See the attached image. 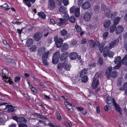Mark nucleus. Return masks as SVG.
Listing matches in <instances>:
<instances>
[{
    "label": "nucleus",
    "instance_id": "nucleus-1",
    "mask_svg": "<svg viewBox=\"0 0 127 127\" xmlns=\"http://www.w3.org/2000/svg\"><path fill=\"white\" fill-rule=\"evenodd\" d=\"M45 48L44 47L39 48L38 50V54L39 56L43 55L42 57V60L43 63L44 65H47L49 64L48 62L47 61L48 56L50 52L49 51L45 52Z\"/></svg>",
    "mask_w": 127,
    "mask_h": 127
},
{
    "label": "nucleus",
    "instance_id": "nucleus-2",
    "mask_svg": "<svg viewBox=\"0 0 127 127\" xmlns=\"http://www.w3.org/2000/svg\"><path fill=\"white\" fill-rule=\"evenodd\" d=\"M93 13L91 12H87L85 13L82 16L83 20L86 22H88L91 20Z\"/></svg>",
    "mask_w": 127,
    "mask_h": 127
},
{
    "label": "nucleus",
    "instance_id": "nucleus-3",
    "mask_svg": "<svg viewBox=\"0 0 127 127\" xmlns=\"http://www.w3.org/2000/svg\"><path fill=\"white\" fill-rule=\"evenodd\" d=\"M60 55V54L59 51H57L55 53L53 56L52 60V62L53 64H57L58 62Z\"/></svg>",
    "mask_w": 127,
    "mask_h": 127
},
{
    "label": "nucleus",
    "instance_id": "nucleus-4",
    "mask_svg": "<svg viewBox=\"0 0 127 127\" xmlns=\"http://www.w3.org/2000/svg\"><path fill=\"white\" fill-rule=\"evenodd\" d=\"M12 119L15 120L18 123H25L27 122L26 119L23 117H18L16 116L12 117Z\"/></svg>",
    "mask_w": 127,
    "mask_h": 127
},
{
    "label": "nucleus",
    "instance_id": "nucleus-5",
    "mask_svg": "<svg viewBox=\"0 0 127 127\" xmlns=\"http://www.w3.org/2000/svg\"><path fill=\"white\" fill-rule=\"evenodd\" d=\"M55 6L54 0H49L48 8L50 10L53 9Z\"/></svg>",
    "mask_w": 127,
    "mask_h": 127
},
{
    "label": "nucleus",
    "instance_id": "nucleus-6",
    "mask_svg": "<svg viewBox=\"0 0 127 127\" xmlns=\"http://www.w3.org/2000/svg\"><path fill=\"white\" fill-rule=\"evenodd\" d=\"M99 84L98 80L96 77H95L94 79L92 85V87L94 89L97 88V86Z\"/></svg>",
    "mask_w": 127,
    "mask_h": 127
},
{
    "label": "nucleus",
    "instance_id": "nucleus-7",
    "mask_svg": "<svg viewBox=\"0 0 127 127\" xmlns=\"http://www.w3.org/2000/svg\"><path fill=\"white\" fill-rule=\"evenodd\" d=\"M54 40L55 41L57 47L58 48L60 47L62 43L63 39L61 38L59 39L55 38Z\"/></svg>",
    "mask_w": 127,
    "mask_h": 127
},
{
    "label": "nucleus",
    "instance_id": "nucleus-8",
    "mask_svg": "<svg viewBox=\"0 0 127 127\" xmlns=\"http://www.w3.org/2000/svg\"><path fill=\"white\" fill-rule=\"evenodd\" d=\"M78 55L77 53L75 52H72L70 54L69 56V58L71 59L74 60L78 58L79 60L81 59V57L79 56L78 57Z\"/></svg>",
    "mask_w": 127,
    "mask_h": 127
},
{
    "label": "nucleus",
    "instance_id": "nucleus-9",
    "mask_svg": "<svg viewBox=\"0 0 127 127\" xmlns=\"http://www.w3.org/2000/svg\"><path fill=\"white\" fill-rule=\"evenodd\" d=\"M91 6L90 2L86 1L83 3L82 5V8L84 9H87L89 8Z\"/></svg>",
    "mask_w": 127,
    "mask_h": 127
},
{
    "label": "nucleus",
    "instance_id": "nucleus-10",
    "mask_svg": "<svg viewBox=\"0 0 127 127\" xmlns=\"http://www.w3.org/2000/svg\"><path fill=\"white\" fill-rule=\"evenodd\" d=\"M124 30V28L121 26H119L116 28V33L117 34H119L121 33Z\"/></svg>",
    "mask_w": 127,
    "mask_h": 127
},
{
    "label": "nucleus",
    "instance_id": "nucleus-11",
    "mask_svg": "<svg viewBox=\"0 0 127 127\" xmlns=\"http://www.w3.org/2000/svg\"><path fill=\"white\" fill-rule=\"evenodd\" d=\"M112 99L114 105L116 109L118 112H119L120 114L121 115H122L121 112V109L120 106L119 105L116 104L114 98H113Z\"/></svg>",
    "mask_w": 127,
    "mask_h": 127
},
{
    "label": "nucleus",
    "instance_id": "nucleus-12",
    "mask_svg": "<svg viewBox=\"0 0 127 127\" xmlns=\"http://www.w3.org/2000/svg\"><path fill=\"white\" fill-rule=\"evenodd\" d=\"M68 53L67 52H64L61 55L60 58V60L63 61L65 60L68 56Z\"/></svg>",
    "mask_w": 127,
    "mask_h": 127
},
{
    "label": "nucleus",
    "instance_id": "nucleus-13",
    "mask_svg": "<svg viewBox=\"0 0 127 127\" xmlns=\"http://www.w3.org/2000/svg\"><path fill=\"white\" fill-rule=\"evenodd\" d=\"M6 107L9 108L7 111L8 112H13L14 111V109L12 108H15V107L11 105H6Z\"/></svg>",
    "mask_w": 127,
    "mask_h": 127
},
{
    "label": "nucleus",
    "instance_id": "nucleus-14",
    "mask_svg": "<svg viewBox=\"0 0 127 127\" xmlns=\"http://www.w3.org/2000/svg\"><path fill=\"white\" fill-rule=\"evenodd\" d=\"M42 35L39 33L38 32L35 34L34 35V38L35 40L36 41H38L41 38Z\"/></svg>",
    "mask_w": 127,
    "mask_h": 127
},
{
    "label": "nucleus",
    "instance_id": "nucleus-15",
    "mask_svg": "<svg viewBox=\"0 0 127 127\" xmlns=\"http://www.w3.org/2000/svg\"><path fill=\"white\" fill-rule=\"evenodd\" d=\"M69 47L68 44L66 43H64L62 44L61 47V50L62 52L67 50Z\"/></svg>",
    "mask_w": 127,
    "mask_h": 127
},
{
    "label": "nucleus",
    "instance_id": "nucleus-16",
    "mask_svg": "<svg viewBox=\"0 0 127 127\" xmlns=\"http://www.w3.org/2000/svg\"><path fill=\"white\" fill-rule=\"evenodd\" d=\"M119 40L118 39H116L112 41L109 45L110 48H112L115 45H117L119 43Z\"/></svg>",
    "mask_w": 127,
    "mask_h": 127
},
{
    "label": "nucleus",
    "instance_id": "nucleus-17",
    "mask_svg": "<svg viewBox=\"0 0 127 127\" xmlns=\"http://www.w3.org/2000/svg\"><path fill=\"white\" fill-rule=\"evenodd\" d=\"M64 103L65 105L66 106V107L69 110H71V111L72 112L73 111V109H72V104H69L68 102V101L65 100Z\"/></svg>",
    "mask_w": 127,
    "mask_h": 127
},
{
    "label": "nucleus",
    "instance_id": "nucleus-18",
    "mask_svg": "<svg viewBox=\"0 0 127 127\" xmlns=\"http://www.w3.org/2000/svg\"><path fill=\"white\" fill-rule=\"evenodd\" d=\"M67 61L66 60H65L62 64L59 63L57 65V67L58 69H62L63 66L65 65V64L67 63Z\"/></svg>",
    "mask_w": 127,
    "mask_h": 127
},
{
    "label": "nucleus",
    "instance_id": "nucleus-19",
    "mask_svg": "<svg viewBox=\"0 0 127 127\" xmlns=\"http://www.w3.org/2000/svg\"><path fill=\"white\" fill-rule=\"evenodd\" d=\"M103 10H104V11L103 12V13H104L106 17H109L110 16L112 12L111 10H109L108 9H105Z\"/></svg>",
    "mask_w": 127,
    "mask_h": 127
},
{
    "label": "nucleus",
    "instance_id": "nucleus-20",
    "mask_svg": "<svg viewBox=\"0 0 127 127\" xmlns=\"http://www.w3.org/2000/svg\"><path fill=\"white\" fill-rule=\"evenodd\" d=\"M2 79L6 83H9L10 84L12 82L10 77L8 78H7L6 76H3Z\"/></svg>",
    "mask_w": 127,
    "mask_h": 127
},
{
    "label": "nucleus",
    "instance_id": "nucleus-21",
    "mask_svg": "<svg viewBox=\"0 0 127 127\" xmlns=\"http://www.w3.org/2000/svg\"><path fill=\"white\" fill-rule=\"evenodd\" d=\"M109 52V48L107 46L105 47L103 51V56L104 57L107 56Z\"/></svg>",
    "mask_w": 127,
    "mask_h": 127
},
{
    "label": "nucleus",
    "instance_id": "nucleus-22",
    "mask_svg": "<svg viewBox=\"0 0 127 127\" xmlns=\"http://www.w3.org/2000/svg\"><path fill=\"white\" fill-rule=\"evenodd\" d=\"M112 68L111 67H109L107 68L106 72V75L108 78L111 75V72Z\"/></svg>",
    "mask_w": 127,
    "mask_h": 127
},
{
    "label": "nucleus",
    "instance_id": "nucleus-23",
    "mask_svg": "<svg viewBox=\"0 0 127 127\" xmlns=\"http://www.w3.org/2000/svg\"><path fill=\"white\" fill-rule=\"evenodd\" d=\"M59 12L63 14H64L66 13V9L65 7L63 6H61L59 8Z\"/></svg>",
    "mask_w": 127,
    "mask_h": 127
},
{
    "label": "nucleus",
    "instance_id": "nucleus-24",
    "mask_svg": "<svg viewBox=\"0 0 127 127\" xmlns=\"http://www.w3.org/2000/svg\"><path fill=\"white\" fill-rule=\"evenodd\" d=\"M87 69L84 68L83 69L80 73V77H82L84 76H86V74L87 72Z\"/></svg>",
    "mask_w": 127,
    "mask_h": 127
},
{
    "label": "nucleus",
    "instance_id": "nucleus-25",
    "mask_svg": "<svg viewBox=\"0 0 127 127\" xmlns=\"http://www.w3.org/2000/svg\"><path fill=\"white\" fill-rule=\"evenodd\" d=\"M111 24V21L108 20L105 21L104 23V26L105 28H107Z\"/></svg>",
    "mask_w": 127,
    "mask_h": 127
},
{
    "label": "nucleus",
    "instance_id": "nucleus-26",
    "mask_svg": "<svg viewBox=\"0 0 127 127\" xmlns=\"http://www.w3.org/2000/svg\"><path fill=\"white\" fill-rule=\"evenodd\" d=\"M32 43L33 42L32 39L31 38H29L27 40L25 45L27 47L29 46L32 45Z\"/></svg>",
    "mask_w": 127,
    "mask_h": 127
},
{
    "label": "nucleus",
    "instance_id": "nucleus-27",
    "mask_svg": "<svg viewBox=\"0 0 127 127\" xmlns=\"http://www.w3.org/2000/svg\"><path fill=\"white\" fill-rule=\"evenodd\" d=\"M122 63L124 65H127V54L125 56L122 60Z\"/></svg>",
    "mask_w": 127,
    "mask_h": 127
},
{
    "label": "nucleus",
    "instance_id": "nucleus-28",
    "mask_svg": "<svg viewBox=\"0 0 127 127\" xmlns=\"http://www.w3.org/2000/svg\"><path fill=\"white\" fill-rule=\"evenodd\" d=\"M121 58L120 56H118L115 58L114 62L116 64H117L119 63H121Z\"/></svg>",
    "mask_w": 127,
    "mask_h": 127
},
{
    "label": "nucleus",
    "instance_id": "nucleus-29",
    "mask_svg": "<svg viewBox=\"0 0 127 127\" xmlns=\"http://www.w3.org/2000/svg\"><path fill=\"white\" fill-rule=\"evenodd\" d=\"M125 89H126V90L125 91V94H127V82L125 83L124 85V87H121L120 89V90H124Z\"/></svg>",
    "mask_w": 127,
    "mask_h": 127
},
{
    "label": "nucleus",
    "instance_id": "nucleus-30",
    "mask_svg": "<svg viewBox=\"0 0 127 127\" xmlns=\"http://www.w3.org/2000/svg\"><path fill=\"white\" fill-rule=\"evenodd\" d=\"M75 16L77 17H78L79 15V8H75Z\"/></svg>",
    "mask_w": 127,
    "mask_h": 127
},
{
    "label": "nucleus",
    "instance_id": "nucleus-31",
    "mask_svg": "<svg viewBox=\"0 0 127 127\" xmlns=\"http://www.w3.org/2000/svg\"><path fill=\"white\" fill-rule=\"evenodd\" d=\"M120 19L121 18L120 17H116L114 20V25H115L116 26V25H117L119 23Z\"/></svg>",
    "mask_w": 127,
    "mask_h": 127
},
{
    "label": "nucleus",
    "instance_id": "nucleus-32",
    "mask_svg": "<svg viewBox=\"0 0 127 127\" xmlns=\"http://www.w3.org/2000/svg\"><path fill=\"white\" fill-rule=\"evenodd\" d=\"M23 1L28 7H30L31 6V0H23Z\"/></svg>",
    "mask_w": 127,
    "mask_h": 127
},
{
    "label": "nucleus",
    "instance_id": "nucleus-33",
    "mask_svg": "<svg viewBox=\"0 0 127 127\" xmlns=\"http://www.w3.org/2000/svg\"><path fill=\"white\" fill-rule=\"evenodd\" d=\"M89 43L91 48L94 47L96 44V42L93 40H90Z\"/></svg>",
    "mask_w": 127,
    "mask_h": 127
},
{
    "label": "nucleus",
    "instance_id": "nucleus-34",
    "mask_svg": "<svg viewBox=\"0 0 127 127\" xmlns=\"http://www.w3.org/2000/svg\"><path fill=\"white\" fill-rule=\"evenodd\" d=\"M94 10L96 12H98L100 10L99 6L97 5H95L94 6L93 8Z\"/></svg>",
    "mask_w": 127,
    "mask_h": 127
},
{
    "label": "nucleus",
    "instance_id": "nucleus-35",
    "mask_svg": "<svg viewBox=\"0 0 127 127\" xmlns=\"http://www.w3.org/2000/svg\"><path fill=\"white\" fill-rule=\"evenodd\" d=\"M38 15L43 19H45L46 17V15L45 13L42 12H39L38 13Z\"/></svg>",
    "mask_w": 127,
    "mask_h": 127
},
{
    "label": "nucleus",
    "instance_id": "nucleus-36",
    "mask_svg": "<svg viewBox=\"0 0 127 127\" xmlns=\"http://www.w3.org/2000/svg\"><path fill=\"white\" fill-rule=\"evenodd\" d=\"M65 66L64 68L65 70L67 71H69L70 70L71 67L70 65L69 64L66 63L65 64Z\"/></svg>",
    "mask_w": 127,
    "mask_h": 127
},
{
    "label": "nucleus",
    "instance_id": "nucleus-37",
    "mask_svg": "<svg viewBox=\"0 0 127 127\" xmlns=\"http://www.w3.org/2000/svg\"><path fill=\"white\" fill-rule=\"evenodd\" d=\"M3 73L2 77L6 76V75L8 74V72L7 70L6 69H4L2 70Z\"/></svg>",
    "mask_w": 127,
    "mask_h": 127
},
{
    "label": "nucleus",
    "instance_id": "nucleus-38",
    "mask_svg": "<svg viewBox=\"0 0 127 127\" xmlns=\"http://www.w3.org/2000/svg\"><path fill=\"white\" fill-rule=\"evenodd\" d=\"M81 80L82 82H86L88 80V78L87 76H84L82 77Z\"/></svg>",
    "mask_w": 127,
    "mask_h": 127
},
{
    "label": "nucleus",
    "instance_id": "nucleus-39",
    "mask_svg": "<svg viewBox=\"0 0 127 127\" xmlns=\"http://www.w3.org/2000/svg\"><path fill=\"white\" fill-rule=\"evenodd\" d=\"M38 117H39L40 118L44 119H47V118L45 116H44L43 115H42L40 114L36 113L35 114Z\"/></svg>",
    "mask_w": 127,
    "mask_h": 127
},
{
    "label": "nucleus",
    "instance_id": "nucleus-40",
    "mask_svg": "<svg viewBox=\"0 0 127 127\" xmlns=\"http://www.w3.org/2000/svg\"><path fill=\"white\" fill-rule=\"evenodd\" d=\"M67 33V32L65 29H63L61 32V34L62 36L66 35Z\"/></svg>",
    "mask_w": 127,
    "mask_h": 127
},
{
    "label": "nucleus",
    "instance_id": "nucleus-41",
    "mask_svg": "<svg viewBox=\"0 0 127 127\" xmlns=\"http://www.w3.org/2000/svg\"><path fill=\"white\" fill-rule=\"evenodd\" d=\"M36 47L35 45H33L30 47V51L31 52H34L36 50Z\"/></svg>",
    "mask_w": 127,
    "mask_h": 127
},
{
    "label": "nucleus",
    "instance_id": "nucleus-42",
    "mask_svg": "<svg viewBox=\"0 0 127 127\" xmlns=\"http://www.w3.org/2000/svg\"><path fill=\"white\" fill-rule=\"evenodd\" d=\"M117 14V12H114L113 13L111 12L110 15V17L112 19H113L114 17L116 16Z\"/></svg>",
    "mask_w": 127,
    "mask_h": 127
},
{
    "label": "nucleus",
    "instance_id": "nucleus-43",
    "mask_svg": "<svg viewBox=\"0 0 127 127\" xmlns=\"http://www.w3.org/2000/svg\"><path fill=\"white\" fill-rule=\"evenodd\" d=\"M117 75V72L116 71H114L112 72L110 76L114 78Z\"/></svg>",
    "mask_w": 127,
    "mask_h": 127
},
{
    "label": "nucleus",
    "instance_id": "nucleus-44",
    "mask_svg": "<svg viewBox=\"0 0 127 127\" xmlns=\"http://www.w3.org/2000/svg\"><path fill=\"white\" fill-rule=\"evenodd\" d=\"M64 14V15L63 16L64 19L66 21L68 20L69 19V16L68 14L66 13Z\"/></svg>",
    "mask_w": 127,
    "mask_h": 127
},
{
    "label": "nucleus",
    "instance_id": "nucleus-45",
    "mask_svg": "<svg viewBox=\"0 0 127 127\" xmlns=\"http://www.w3.org/2000/svg\"><path fill=\"white\" fill-rule=\"evenodd\" d=\"M70 21L72 23H74L75 21V19L74 16H72L69 18Z\"/></svg>",
    "mask_w": 127,
    "mask_h": 127
},
{
    "label": "nucleus",
    "instance_id": "nucleus-46",
    "mask_svg": "<svg viewBox=\"0 0 127 127\" xmlns=\"http://www.w3.org/2000/svg\"><path fill=\"white\" fill-rule=\"evenodd\" d=\"M116 27V26L115 25H113L111 27L110 31L111 32L113 33L114 31L115 30V28Z\"/></svg>",
    "mask_w": 127,
    "mask_h": 127
},
{
    "label": "nucleus",
    "instance_id": "nucleus-47",
    "mask_svg": "<svg viewBox=\"0 0 127 127\" xmlns=\"http://www.w3.org/2000/svg\"><path fill=\"white\" fill-rule=\"evenodd\" d=\"M117 64L116 65L115 67H114V69H118L119 68H120L122 65V64L121 63H119Z\"/></svg>",
    "mask_w": 127,
    "mask_h": 127
},
{
    "label": "nucleus",
    "instance_id": "nucleus-48",
    "mask_svg": "<svg viewBox=\"0 0 127 127\" xmlns=\"http://www.w3.org/2000/svg\"><path fill=\"white\" fill-rule=\"evenodd\" d=\"M3 42L4 44L6 45V48H10L9 44L8 43L6 40H3Z\"/></svg>",
    "mask_w": 127,
    "mask_h": 127
},
{
    "label": "nucleus",
    "instance_id": "nucleus-49",
    "mask_svg": "<svg viewBox=\"0 0 127 127\" xmlns=\"http://www.w3.org/2000/svg\"><path fill=\"white\" fill-rule=\"evenodd\" d=\"M62 2L64 6H66L68 4L69 2L68 0H63Z\"/></svg>",
    "mask_w": 127,
    "mask_h": 127
},
{
    "label": "nucleus",
    "instance_id": "nucleus-50",
    "mask_svg": "<svg viewBox=\"0 0 127 127\" xmlns=\"http://www.w3.org/2000/svg\"><path fill=\"white\" fill-rule=\"evenodd\" d=\"M114 55V53L112 51H110L109 53H108V56L109 57H112Z\"/></svg>",
    "mask_w": 127,
    "mask_h": 127
},
{
    "label": "nucleus",
    "instance_id": "nucleus-51",
    "mask_svg": "<svg viewBox=\"0 0 127 127\" xmlns=\"http://www.w3.org/2000/svg\"><path fill=\"white\" fill-rule=\"evenodd\" d=\"M104 45L103 44L99 45V50L100 52L101 53L103 51V48L104 47Z\"/></svg>",
    "mask_w": 127,
    "mask_h": 127
},
{
    "label": "nucleus",
    "instance_id": "nucleus-52",
    "mask_svg": "<svg viewBox=\"0 0 127 127\" xmlns=\"http://www.w3.org/2000/svg\"><path fill=\"white\" fill-rule=\"evenodd\" d=\"M76 30L78 32H80L81 30L80 27L78 25H76L75 27Z\"/></svg>",
    "mask_w": 127,
    "mask_h": 127
},
{
    "label": "nucleus",
    "instance_id": "nucleus-53",
    "mask_svg": "<svg viewBox=\"0 0 127 127\" xmlns=\"http://www.w3.org/2000/svg\"><path fill=\"white\" fill-rule=\"evenodd\" d=\"M20 78L19 77H15V82L17 83L20 82Z\"/></svg>",
    "mask_w": 127,
    "mask_h": 127
},
{
    "label": "nucleus",
    "instance_id": "nucleus-54",
    "mask_svg": "<svg viewBox=\"0 0 127 127\" xmlns=\"http://www.w3.org/2000/svg\"><path fill=\"white\" fill-rule=\"evenodd\" d=\"M101 75V72H98L95 74V77H100Z\"/></svg>",
    "mask_w": 127,
    "mask_h": 127
},
{
    "label": "nucleus",
    "instance_id": "nucleus-55",
    "mask_svg": "<svg viewBox=\"0 0 127 127\" xmlns=\"http://www.w3.org/2000/svg\"><path fill=\"white\" fill-rule=\"evenodd\" d=\"M106 101L107 102H112L111 97L109 96H107V99Z\"/></svg>",
    "mask_w": 127,
    "mask_h": 127
},
{
    "label": "nucleus",
    "instance_id": "nucleus-56",
    "mask_svg": "<svg viewBox=\"0 0 127 127\" xmlns=\"http://www.w3.org/2000/svg\"><path fill=\"white\" fill-rule=\"evenodd\" d=\"M19 127H28L27 126L23 123L19 124Z\"/></svg>",
    "mask_w": 127,
    "mask_h": 127
},
{
    "label": "nucleus",
    "instance_id": "nucleus-57",
    "mask_svg": "<svg viewBox=\"0 0 127 127\" xmlns=\"http://www.w3.org/2000/svg\"><path fill=\"white\" fill-rule=\"evenodd\" d=\"M108 32H105L103 35V37L104 39H105L108 36Z\"/></svg>",
    "mask_w": 127,
    "mask_h": 127
},
{
    "label": "nucleus",
    "instance_id": "nucleus-58",
    "mask_svg": "<svg viewBox=\"0 0 127 127\" xmlns=\"http://www.w3.org/2000/svg\"><path fill=\"white\" fill-rule=\"evenodd\" d=\"M58 4L59 5H60L62 3V0H56Z\"/></svg>",
    "mask_w": 127,
    "mask_h": 127
},
{
    "label": "nucleus",
    "instance_id": "nucleus-59",
    "mask_svg": "<svg viewBox=\"0 0 127 127\" xmlns=\"http://www.w3.org/2000/svg\"><path fill=\"white\" fill-rule=\"evenodd\" d=\"M99 63L100 64H102L103 63L102 59L101 58H99L98 60Z\"/></svg>",
    "mask_w": 127,
    "mask_h": 127
},
{
    "label": "nucleus",
    "instance_id": "nucleus-60",
    "mask_svg": "<svg viewBox=\"0 0 127 127\" xmlns=\"http://www.w3.org/2000/svg\"><path fill=\"white\" fill-rule=\"evenodd\" d=\"M66 21L64 19H63L62 18L60 19V21L59 23H65Z\"/></svg>",
    "mask_w": 127,
    "mask_h": 127
},
{
    "label": "nucleus",
    "instance_id": "nucleus-61",
    "mask_svg": "<svg viewBox=\"0 0 127 127\" xmlns=\"http://www.w3.org/2000/svg\"><path fill=\"white\" fill-rule=\"evenodd\" d=\"M31 89L32 91L36 93L37 92V90L33 87Z\"/></svg>",
    "mask_w": 127,
    "mask_h": 127
},
{
    "label": "nucleus",
    "instance_id": "nucleus-62",
    "mask_svg": "<svg viewBox=\"0 0 127 127\" xmlns=\"http://www.w3.org/2000/svg\"><path fill=\"white\" fill-rule=\"evenodd\" d=\"M77 43V42L76 40H73L71 42V44L73 45H76Z\"/></svg>",
    "mask_w": 127,
    "mask_h": 127
},
{
    "label": "nucleus",
    "instance_id": "nucleus-63",
    "mask_svg": "<svg viewBox=\"0 0 127 127\" xmlns=\"http://www.w3.org/2000/svg\"><path fill=\"white\" fill-rule=\"evenodd\" d=\"M123 37L125 39L127 38V32L123 33Z\"/></svg>",
    "mask_w": 127,
    "mask_h": 127
},
{
    "label": "nucleus",
    "instance_id": "nucleus-64",
    "mask_svg": "<svg viewBox=\"0 0 127 127\" xmlns=\"http://www.w3.org/2000/svg\"><path fill=\"white\" fill-rule=\"evenodd\" d=\"M65 125L67 126H69L70 127H72V124L70 123L66 122L65 123Z\"/></svg>",
    "mask_w": 127,
    "mask_h": 127
}]
</instances>
